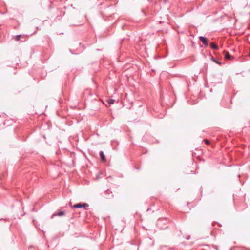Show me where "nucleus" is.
<instances>
[{
    "instance_id": "nucleus-1",
    "label": "nucleus",
    "mask_w": 250,
    "mask_h": 250,
    "mask_svg": "<svg viewBox=\"0 0 250 250\" xmlns=\"http://www.w3.org/2000/svg\"><path fill=\"white\" fill-rule=\"evenodd\" d=\"M88 207H89V205L86 203H83V204L78 203V204H76L74 205L73 206V208H82L83 207L85 208H87Z\"/></svg>"
},
{
    "instance_id": "nucleus-2",
    "label": "nucleus",
    "mask_w": 250,
    "mask_h": 250,
    "mask_svg": "<svg viewBox=\"0 0 250 250\" xmlns=\"http://www.w3.org/2000/svg\"><path fill=\"white\" fill-rule=\"evenodd\" d=\"M200 41L202 42V43L205 45V46H207L208 45V42L206 38L203 36L199 37Z\"/></svg>"
},
{
    "instance_id": "nucleus-3",
    "label": "nucleus",
    "mask_w": 250,
    "mask_h": 250,
    "mask_svg": "<svg viewBox=\"0 0 250 250\" xmlns=\"http://www.w3.org/2000/svg\"><path fill=\"white\" fill-rule=\"evenodd\" d=\"M64 214H65V212L64 211H60L57 213H54V214H53L51 216V218H53L55 216H63V215H64Z\"/></svg>"
},
{
    "instance_id": "nucleus-4",
    "label": "nucleus",
    "mask_w": 250,
    "mask_h": 250,
    "mask_svg": "<svg viewBox=\"0 0 250 250\" xmlns=\"http://www.w3.org/2000/svg\"><path fill=\"white\" fill-rule=\"evenodd\" d=\"M225 53V58L226 60H230L232 59V57L230 55V54L226 51L224 52Z\"/></svg>"
},
{
    "instance_id": "nucleus-5",
    "label": "nucleus",
    "mask_w": 250,
    "mask_h": 250,
    "mask_svg": "<svg viewBox=\"0 0 250 250\" xmlns=\"http://www.w3.org/2000/svg\"><path fill=\"white\" fill-rule=\"evenodd\" d=\"M210 45L211 48L212 49H214V50H217V49H218V46L216 44H215L213 42L210 43Z\"/></svg>"
},
{
    "instance_id": "nucleus-6",
    "label": "nucleus",
    "mask_w": 250,
    "mask_h": 250,
    "mask_svg": "<svg viewBox=\"0 0 250 250\" xmlns=\"http://www.w3.org/2000/svg\"><path fill=\"white\" fill-rule=\"evenodd\" d=\"M100 157H101V160L103 161H105V155H104V152L103 151H101L100 152Z\"/></svg>"
},
{
    "instance_id": "nucleus-7",
    "label": "nucleus",
    "mask_w": 250,
    "mask_h": 250,
    "mask_svg": "<svg viewBox=\"0 0 250 250\" xmlns=\"http://www.w3.org/2000/svg\"><path fill=\"white\" fill-rule=\"evenodd\" d=\"M107 102H108V104H114V102H115V100H113V99H108Z\"/></svg>"
},
{
    "instance_id": "nucleus-8",
    "label": "nucleus",
    "mask_w": 250,
    "mask_h": 250,
    "mask_svg": "<svg viewBox=\"0 0 250 250\" xmlns=\"http://www.w3.org/2000/svg\"><path fill=\"white\" fill-rule=\"evenodd\" d=\"M21 36V35H17L15 37V40L16 41H19L20 39V37Z\"/></svg>"
},
{
    "instance_id": "nucleus-9",
    "label": "nucleus",
    "mask_w": 250,
    "mask_h": 250,
    "mask_svg": "<svg viewBox=\"0 0 250 250\" xmlns=\"http://www.w3.org/2000/svg\"><path fill=\"white\" fill-rule=\"evenodd\" d=\"M204 141H205V143L207 144H209V141L208 140H207V139L204 140Z\"/></svg>"
},
{
    "instance_id": "nucleus-10",
    "label": "nucleus",
    "mask_w": 250,
    "mask_h": 250,
    "mask_svg": "<svg viewBox=\"0 0 250 250\" xmlns=\"http://www.w3.org/2000/svg\"><path fill=\"white\" fill-rule=\"evenodd\" d=\"M214 61L216 63H218V64H220V63L219 62H218V61H216V60H214Z\"/></svg>"
},
{
    "instance_id": "nucleus-11",
    "label": "nucleus",
    "mask_w": 250,
    "mask_h": 250,
    "mask_svg": "<svg viewBox=\"0 0 250 250\" xmlns=\"http://www.w3.org/2000/svg\"><path fill=\"white\" fill-rule=\"evenodd\" d=\"M249 56H250V54H249Z\"/></svg>"
}]
</instances>
